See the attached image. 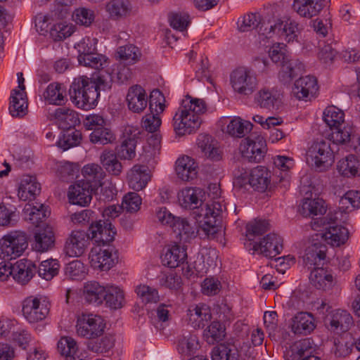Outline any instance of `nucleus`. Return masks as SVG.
<instances>
[{
  "mask_svg": "<svg viewBox=\"0 0 360 360\" xmlns=\"http://www.w3.org/2000/svg\"><path fill=\"white\" fill-rule=\"evenodd\" d=\"M207 110V105L203 99L186 96L173 116L172 126L176 135L184 136L195 134L200 127L202 116Z\"/></svg>",
  "mask_w": 360,
  "mask_h": 360,
  "instance_id": "nucleus-1",
  "label": "nucleus"
},
{
  "mask_svg": "<svg viewBox=\"0 0 360 360\" xmlns=\"http://www.w3.org/2000/svg\"><path fill=\"white\" fill-rule=\"evenodd\" d=\"M226 207L221 196V188L217 184H211L207 188V199L204 197V204L198 212L203 217L201 231L207 238H214L218 231L217 223L221 221Z\"/></svg>",
  "mask_w": 360,
  "mask_h": 360,
  "instance_id": "nucleus-2",
  "label": "nucleus"
},
{
  "mask_svg": "<svg viewBox=\"0 0 360 360\" xmlns=\"http://www.w3.org/2000/svg\"><path fill=\"white\" fill-rule=\"evenodd\" d=\"M109 82L99 75L95 81L86 76L77 77L72 82L70 89L72 102L79 108L89 110L96 105L97 99L100 96L98 89H105Z\"/></svg>",
  "mask_w": 360,
  "mask_h": 360,
  "instance_id": "nucleus-3",
  "label": "nucleus"
},
{
  "mask_svg": "<svg viewBox=\"0 0 360 360\" xmlns=\"http://www.w3.org/2000/svg\"><path fill=\"white\" fill-rule=\"evenodd\" d=\"M263 26L264 28L262 27L261 30L266 38H271L276 33L288 42L297 40L300 32L297 22L288 16H282L272 21L269 20Z\"/></svg>",
  "mask_w": 360,
  "mask_h": 360,
  "instance_id": "nucleus-4",
  "label": "nucleus"
},
{
  "mask_svg": "<svg viewBox=\"0 0 360 360\" xmlns=\"http://www.w3.org/2000/svg\"><path fill=\"white\" fill-rule=\"evenodd\" d=\"M307 161L319 172L327 170L334 162V149L328 141L312 143L307 151Z\"/></svg>",
  "mask_w": 360,
  "mask_h": 360,
  "instance_id": "nucleus-5",
  "label": "nucleus"
},
{
  "mask_svg": "<svg viewBox=\"0 0 360 360\" xmlns=\"http://www.w3.org/2000/svg\"><path fill=\"white\" fill-rule=\"evenodd\" d=\"M27 247L25 233L11 232L0 240V259L6 262L14 259L20 256Z\"/></svg>",
  "mask_w": 360,
  "mask_h": 360,
  "instance_id": "nucleus-6",
  "label": "nucleus"
},
{
  "mask_svg": "<svg viewBox=\"0 0 360 360\" xmlns=\"http://www.w3.org/2000/svg\"><path fill=\"white\" fill-rule=\"evenodd\" d=\"M230 81L234 91L245 96L252 95L259 85L257 75L244 67L234 70L231 74Z\"/></svg>",
  "mask_w": 360,
  "mask_h": 360,
  "instance_id": "nucleus-7",
  "label": "nucleus"
},
{
  "mask_svg": "<svg viewBox=\"0 0 360 360\" xmlns=\"http://www.w3.org/2000/svg\"><path fill=\"white\" fill-rule=\"evenodd\" d=\"M105 328L104 319L98 315L82 314L77 320L76 330L79 336L94 339L101 336Z\"/></svg>",
  "mask_w": 360,
  "mask_h": 360,
  "instance_id": "nucleus-8",
  "label": "nucleus"
},
{
  "mask_svg": "<svg viewBox=\"0 0 360 360\" xmlns=\"http://www.w3.org/2000/svg\"><path fill=\"white\" fill-rule=\"evenodd\" d=\"M165 101L163 94L158 89H155L151 92L149 103L151 113L146 115L142 119V127L146 131L153 133L160 127L161 120L158 115L165 110Z\"/></svg>",
  "mask_w": 360,
  "mask_h": 360,
  "instance_id": "nucleus-9",
  "label": "nucleus"
},
{
  "mask_svg": "<svg viewBox=\"0 0 360 360\" xmlns=\"http://www.w3.org/2000/svg\"><path fill=\"white\" fill-rule=\"evenodd\" d=\"M89 259L94 269L108 271L115 264L117 256L111 245H96L91 249Z\"/></svg>",
  "mask_w": 360,
  "mask_h": 360,
  "instance_id": "nucleus-10",
  "label": "nucleus"
},
{
  "mask_svg": "<svg viewBox=\"0 0 360 360\" xmlns=\"http://www.w3.org/2000/svg\"><path fill=\"white\" fill-rule=\"evenodd\" d=\"M205 193L200 188L186 187L181 189L177 195L179 205L186 210H193L194 214L199 217L198 220L202 224L204 222L203 217L198 212L202 205L204 204Z\"/></svg>",
  "mask_w": 360,
  "mask_h": 360,
  "instance_id": "nucleus-11",
  "label": "nucleus"
},
{
  "mask_svg": "<svg viewBox=\"0 0 360 360\" xmlns=\"http://www.w3.org/2000/svg\"><path fill=\"white\" fill-rule=\"evenodd\" d=\"M49 312V304L45 297H27L22 305V314L30 323L44 320Z\"/></svg>",
  "mask_w": 360,
  "mask_h": 360,
  "instance_id": "nucleus-12",
  "label": "nucleus"
},
{
  "mask_svg": "<svg viewBox=\"0 0 360 360\" xmlns=\"http://www.w3.org/2000/svg\"><path fill=\"white\" fill-rule=\"evenodd\" d=\"M239 150L244 159L249 162H259L266 153L265 141L259 136L255 139L248 137L242 140Z\"/></svg>",
  "mask_w": 360,
  "mask_h": 360,
  "instance_id": "nucleus-13",
  "label": "nucleus"
},
{
  "mask_svg": "<svg viewBox=\"0 0 360 360\" xmlns=\"http://www.w3.org/2000/svg\"><path fill=\"white\" fill-rule=\"evenodd\" d=\"M254 252L269 258L276 257L283 250L282 238L274 233L267 234L259 243L252 244Z\"/></svg>",
  "mask_w": 360,
  "mask_h": 360,
  "instance_id": "nucleus-14",
  "label": "nucleus"
},
{
  "mask_svg": "<svg viewBox=\"0 0 360 360\" xmlns=\"http://www.w3.org/2000/svg\"><path fill=\"white\" fill-rule=\"evenodd\" d=\"M116 231L110 222L102 220L95 221L91 224L88 231V236L95 241L96 245H109L114 240Z\"/></svg>",
  "mask_w": 360,
  "mask_h": 360,
  "instance_id": "nucleus-15",
  "label": "nucleus"
},
{
  "mask_svg": "<svg viewBox=\"0 0 360 360\" xmlns=\"http://www.w3.org/2000/svg\"><path fill=\"white\" fill-rule=\"evenodd\" d=\"M325 322L330 330L336 332H346L354 324L351 314L343 309L331 311L326 316Z\"/></svg>",
  "mask_w": 360,
  "mask_h": 360,
  "instance_id": "nucleus-16",
  "label": "nucleus"
},
{
  "mask_svg": "<svg viewBox=\"0 0 360 360\" xmlns=\"http://www.w3.org/2000/svg\"><path fill=\"white\" fill-rule=\"evenodd\" d=\"M98 191L93 189L88 183L79 181L70 186L68 198L71 203L80 206L87 205L92 198V193Z\"/></svg>",
  "mask_w": 360,
  "mask_h": 360,
  "instance_id": "nucleus-17",
  "label": "nucleus"
},
{
  "mask_svg": "<svg viewBox=\"0 0 360 360\" xmlns=\"http://www.w3.org/2000/svg\"><path fill=\"white\" fill-rule=\"evenodd\" d=\"M188 323L194 328H204L212 319L211 310L205 304L191 306L186 312Z\"/></svg>",
  "mask_w": 360,
  "mask_h": 360,
  "instance_id": "nucleus-18",
  "label": "nucleus"
},
{
  "mask_svg": "<svg viewBox=\"0 0 360 360\" xmlns=\"http://www.w3.org/2000/svg\"><path fill=\"white\" fill-rule=\"evenodd\" d=\"M128 108L133 112H143L148 105V95L145 89L139 84L130 86L126 96Z\"/></svg>",
  "mask_w": 360,
  "mask_h": 360,
  "instance_id": "nucleus-19",
  "label": "nucleus"
},
{
  "mask_svg": "<svg viewBox=\"0 0 360 360\" xmlns=\"http://www.w3.org/2000/svg\"><path fill=\"white\" fill-rule=\"evenodd\" d=\"M89 236L84 231H74L67 239L65 252L69 257H80L84 254L89 243Z\"/></svg>",
  "mask_w": 360,
  "mask_h": 360,
  "instance_id": "nucleus-20",
  "label": "nucleus"
},
{
  "mask_svg": "<svg viewBox=\"0 0 360 360\" xmlns=\"http://www.w3.org/2000/svg\"><path fill=\"white\" fill-rule=\"evenodd\" d=\"M330 0H294L293 10L300 16L311 18L317 15Z\"/></svg>",
  "mask_w": 360,
  "mask_h": 360,
  "instance_id": "nucleus-21",
  "label": "nucleus"
},
{
  "mask_svg": "<svg viewBox=\"0 0 360 360\" xmlns=\"http://www.w3.org/2000/svg\"><path fill=\"white\" fill-rule=\"evenodd\" d=\"M255 101L262 108L274 110L281 103V94L274 88L263 87L255 95Z\"/></svg>",
  "mask_w": 360,
  "mask_h": 360,
  "instance_id": "nucleus-22",
  "label": "nucleus"
},
{
  "mask_svg": "<svg viewBox=\"0 0 360 360\" xmlns=\"http://www.w3.org/2000/svg\"><path fill=\"white\" fill-rule=\"evenodd\" d=\"M318 90L317 81L314 77H301L294 84L292 93L299 100L307 101Z\"/></svg>",
  "mask_w": 360,
  "mask_h": 360,
  "instance_id": "nucleus-23",
  "label": "nucleus"
},
{
  "mask_svg": "<svg viewBox=\"0 0 360 360\" xmlns=\"http://www.w3.org/2000/svg\"><path fill=\"white\" fill-rule=\"evenodd\" d=\"M128 184L134 191L143 189L150 181L151 174L148 167L136 165L127 174Z\"/></svg>",
  "mask_w": 360,
  "mask_h": 360,
  "instance_id": "nucleus-24",
  "label": "nucleus"
},
{
  "mask_svg": "<svg viewBox=\"0 0 360 360\" xmlns=\"http://www.w3.org/2000/svg\"><path fill=\"white\" fill-rule=\"evenodd\" d=\"M51 116L63 130L74 128L80 122L77 112L66 107L56 109Z\"/></svg>",
  "mask_w": 360,
  "mask_h": 360,
  "instance_id": "nucleus-25",
  "label": "nucleus"
},
{
  "mask_svg": "<svg viewBox=\"0 0 360 360\" xmlns=\"http://www.w3.org/2000/svg\"><path fill=\"white\" fill-rule=\"evenodd\" d=\"M172 229L179 240L184 243H189L198 234L195 224L184 217H178Z\"/></svg>",
  "mask_w": 360,
  "mask_h": 360,
  "instance_id": "nucleus-26",
  "label": "nucleus"
},
{
  "mask_svg": "<svg viewBox=\"0 0 360 360\" xmlns=\"http://www.w3.org/2000/svg\"><path fill=\"white\" fill-rule=\"evenodd\" d=\"M186 258V248L174 243L167 246L166 252L162 256V262L169 268H176L183 264Z\"/></svg>",
  "mask_w": 360,
  "mask_h": 360,
  "instance_id": "nucleus-27",
  "label": "nucleus"
},
{
  "mask_svg": "<svg viewBox=\"0 0 360 360\" xmlns=\"http://www.w3.org/2000/svg\"><path fill=\"white\" fill-rule=\"evenodd\" d=\"M105 11L112 20H120L132 13L133 6L130 0H110L105 5Z\"/></svg>",
  "mask_w": 360,
  "mask_h": 360,
  "instance_id": "nucleus-28",
  "label": "nucleus"
},
{
  "mask_svg": "<svg viewBox=\"0 0 360 360\" xmlns=\"http://www.w3.org/2000/svg\"><path fill=\"white\" fill-rule=\"evenodd\" d=\"M198 164L192 158L184 155L176 161V172L182 181H190L195 179L198 174Z\"/></svg>",
  "mask_w": 360,
  "mask_h": 360,
  "instance_id": "nucleus-29",
  "label": "nucleus"
},
{
  "mask_svg": "<svg viewBox=\"0 0 360 360\" xmlns=\"http://www.w3.org/2000/svg\"><path fill=\"white\" fill-rule=\"evenodd\" d=\"M34 238L32 248L37 252H47L54 245V233L52 227L49 226H46L37 231Z\"/></svg>",
  "mask_w": 360,
  "mask_h": 360,
  "instance_id": "nucleus-30",
  "label": "nucleus"
},
{
  "mask_svg": "<svg viewBox=\"0 0 360 360\" xmlns=\"http://www.w3.org/2000/svg\"><path fill=\"white\" fill-rule=\"evenodd\" d=\"M221 122L227 124L226 132L233 137H243L252 129L250 122L243 120L240 117H234L231 119L224 117Z\"/></svg>",
  "mask_w": 360,
  "mask_h": 360,
  "instance_id": "nucleus-31",
  "label": "nucleus"
},
{
  "mask_svg": "<svg viewBox=\"0 0 360 360\" xmlns=\"http://www.w3.org/2000/svg\"><path fill=\"white\" fill-rule=\"evenodd\" d=\"M330 129V140L333 144L344 146L347 150H351L349 145L352 137H354L353 127L349 124L344 123Z\"/></svg>",
  "mask_w": 360,
  "mask_h": 360,
  "instance_id": "nucleus-32",
  "label": "nucleus"
},
{
  "mask_svg": "<svg viewBox=\"0 0 360 360\" xmlns=\"http://www.w3.org/2000/svg\"><path fill=\"white\" fill-rule=\"evenodd\" d=\"M84 182L89 184L93 189L98 191L101 186L105 174L101 166L97 164H88L82 168Z\"/></svg>",
  "mask_w": 360,
  "mask_h": 360,
  "instance_id": "nucleus-33",
  "label": "nucleus"
},
{
  "mask_svg": "<svg viewBox=\"0 0 360 360\" xmlns=\"http://www.w3.org/2000/svg\"><path fill=\"white\" fill-rule=\"evenodd\" d=\"M314 328V319L311 314L300 312L292 318L291 329L295 334L307 335Z\"/></svg>",
  "mask_w": 360,
  "mask_h": 360,
  "instance_id": "nucleus-34",
  "label": "nucleus"
},
{
  "mask_svg": "<svg viewBox=\"0 0 360 360\" xmlns=\"http://www.w3.org/2000/svg\"><path fill=\"white\" fill-rule=\"evenodd\" d=\"M12 269L13 278L24 284L32 278L37 266L30 260L20 259L12 266Z\"/></svg>",
  "mask_w": 360,
  "mask_h": 360,
  "instance_id": "nucleus-35",
  "label": "nucleus"
},
{
  "mask_svg": "<svg viewBox=\"0 0 360 360\" xmlns=\"http://www.w3.org/2000/svg\"><path fill=\"white\" fill-rule=\"evenodd\" d=\"M312 341L309 338H305L294 342L290 347L288 355L291 360H301L315 356Z\"/></svg>",
  "mask_w": 360,
  "mask_h": 360,
  "instance_id": "nucleus-36",
  "label": "nucleus"
},
{
  "mask_svg": "<svg viewBox=\"0 0 360 360\" xmlns=\"http://www.w3.org/2000/svg\"><path fill=\"white\" fill-rule=\"evenodd\" d=\"M338 172L346 177L360 175V159L354 155H349L340 159L337 163Z\"/></svg>",
  "mask_w": 360,
  "mask_h": 360,
  "instance_id": "nucleus-37",
  "label": "nucleus"
},
{
  "mask_svg": "<svg viewBox=\"0 0 360 360\" xmlns=\"http://www.w3.org/2000/svg\"><path fill=\"white\" fill-rule=\"evenodd\" d=\"M26 92L13 90L11 95L9 112L13 117H23L27 111Z\"/></svg>",
  "mask_w": 360,
  "mask_h": 360,
  "instance_id": "nucleus-38",
  "label": "nucleus"
},
{
  "mask_svg": "<svg viewBox=\"0 0 360 360\" xmlns=\"http://www.w3.org/2000/svg\"><path fill=\"white\" fill-rule=\"evenodd\" d=\"M58 350L65 360H83L75 340L70 337H63L58 342Z\"/></svg>",
  "mask_w": 360,
  "mask_h": 360,
  "instance_id": "nucleus-39",
  "label": "nucleus"
},
{
  "mask_svg": "<svg viewBox=\"0 0 360 360\" xmlns=\"http://www.w3.org/2000/svg\"><path fill=\"white\" fill-rule=\"evenodd\" d=\"M309 281L312 285L317 289L326 290L333 284V277L324 268H314L310 273Z\"/></svg>",
  "mask_w": 360,
  "mask_h": 360,
  "instance_id": "nucleus-40",
  "label": "nucleus"
},
{
  "mask_svg": "<svg viewBox=\"0 0 360 360\" xmlns=\"http://www.w3.org/2000/svg\"><path fill=\"white\" fill-rule=\"evenodd\" d=\"M197 145L204 155L213 160L220 159V153L212 137L206 134H200L197 138Z\"/></svg>",
  "mask_w": 360,
  "mask_h": 360,
  "instance_id": "nucleus-41",
  "label": "nucleus"
},
{
  "mask_svg": "<svg viewBox=\"0 0 360 360\" xmlns=\"http://www.w3.org/2000/svg\"><path fill=\"white\" fill-rule=\"evenodd\" d=\"M40 191V185L35 177L26 176L20 181L18 195L23 201L31 200Z\"/></svg>",
  "mask_w": 360,
  "mask_h": 360,
  "instance_id": "nucleus-42",
  "label": "nucleus"
},
{
  "mask_svg": "<svg viewBox=\"0 0 360 360\" xmlns=\"http://www.w3.org/2000/svg\"><path fill=\"white\" fill-rule=\"evenodd\" d=\"M106 288L96 281L86 282L83 288V297L89 303L103 302Z\"/></svg>",
  "mask_w": 360,
  "mask_h": 360,
  "instance_id": "nucleus-43",
  "label": "nucleus"
},
{
  "mask_svg": "<svg viewBox=\"0 0 360 360\" xmlns=\"http://www.w3.org/2000/svg\"><path fill=\"white\" fill-rule=\"evenodd\" d=\"M267 24V21L263 20L261 15L258 13H251L245 15L243 18L238 19V27L241 32H248L253 29H257L258 33L262 35L261 28H264L263 26Z\"/></svg>",
  "mask_w": 360,
  "mask_h": 360,
  "instance_id": "nucleus-44",
  "label": "nucleus"
},
{
  "mask_svg": "<svg viewBox=\"0 0 360 360\" xmlns=\"http://www.w3.org/2000/svg\"><path fill=\"white\" fill-rule=\"evenodd\" d=\"M43 96L49 104L60 105L66 101V91L61 84L53 82L48 85Z\"/></svg>",
  "mask_w": 360,
  "mask_h": 360,
  "instance_id": "nucleus-45",
  "label": "nucleus"
},
{
  "mask_svg": "<svg viewBox=\"0 0 360 360\" xmlns=\"http://www.w3.org/2000/svg\"><path fill=\"white\" fill-rule=\"evenodd\" d=\"M302 64L297 60L291 58L283 60L281 64V70L278 73V78L284 84L290 83L295 77L302 70Z\"/></svg>",
  "mask_w": 360,
  "mask_h": 360,
  "instance_id": "nucleus-46",
  "label": "nucleus"
},
{
  "mask_svg": "<svg viewBox=\"0 0 360 360\" xmlns=\"http://www.w3.org/2000/svg\"><path fill=\"white\" fill-rule=\"evenodd\" d=\"M326 240L334 246H340L344 244L349 238V231L340 224H330L324 233Z\"/></svg>",
  "mask_w": 360,
  "mask_h": 360,
  "instance_id": "nucleus-47",
  "label": "nucleus"
},
{
  "mask_svg": "<svg viewBox=\"0 0 360 360\" xmlns=\"http://www.w3.org/2000/svg\"><path fill=\"white\" fill-rule=\"evenodd\" d=\"M250 186L255 190L264 191L270 182L267 169L262 166H257L250 171Z\"/></svg>",
  "mask_w": 360,
  "mask_h": 360,
  "instance_id": "nucleus-48",
  "label": "nucleus"
},
{
  "mask_svg": "<svg viewBox=\"0 0 360 360\" xmlns=\"http://www.w3.org/2000/svg\"><path fill=\"white\" fill-rule=\"evenodd\" d=\"M100 161L103 167L110 174L119 176L122 173V165L114 152L104 150L100 156Z\"/></svg>",
  "mask_w": 360,
  "mask_h": 360,
  "instance_id": "nucleus-49",
  "label": "nucleus"
},
{
  "mask_svg": "<svg viewBox=\"0 0 360 360\" xmlns=\"http://www.w3.org/2000/svg\"><path fill=\"white\" fill-rule=\"evenodd\" d=\"M301 210L302 214L305 217H311L323 214L326 211V207L322 198H306L302 202Z\"/></svg>",
  "mask_w": 360,
  "mask_h": 360,
  "instance_id": "nucleus-50",
  "label": "nucleus"
},
{
  "mask_svg": "<svg viewBox=\"0 0 360 360\" xmlns=\"http://www.w3.org/2000/svg\"><path fill=\"white\" fill-rule=\"evenodd\" d=\"M141 57V52L138 47L133 44H127L117 48L116 58L120 62L127 65H133L137 63Z\"/></svg>",
  "mask_w": 360,
  "mask_h": 360,
  "instance_id": "nucleus-51",
  "label": "nucleus"
},
{
  "mask_svg": "<svg viewBox=\"0 0 360 360\" xmlns=\"http://www.w3.org/2000/svg\"><path fill=\"white\" fill-rule=\"evenodd\" d=\"M325 248L324 245L319 243H314L307 247L303 255L305 264L312 266L323 260L326 257Z\"/></svg>",
  "mask_w": 360,
  "mask_h": 360,
  "instance_id": "nucleus-52",
  "label": "nucleus"
},
{
  "mask_svg": "<svg viewBox=\"0 0 360 360\" xmlns=\"http://www.w3.org/2000/svg\"><path fill=\"white\" fill-rule=\"evenodd\" d=\"M25 213L26 214V219L36 227H38L40 223L49 217L50 212L44 205L34 206L29 205L27 207L25 208Z\"/></svg>",
  "mask_w": 360,
  "mask_h": 360,
  "instance_id": "nucleus-53",
  "label": "nucleus"
},
{
  "mask_svg": "<svg viewBox=\"0 0 360 360\" xmlns=\"http://www.w3.org/2000/svg\"><path fill=\"white\" fill-rule=\"evenodd\" d=\"M131 70L126 65V63L120 61L119 63L113 65L112 72L108 76L109 79L105 78H103V79L109 82V86L108 88H110V83L112 81L117 80V82L124 83L131 78Z\"/></svg>",
  "mask_w": 360,
  "mask_h": 360,
  "instance_id": "nucleus-54",
  "label": "nucleus"
},
{
  "mask_svg": "<svg viewBox=\"0 0 360 360\" xmlns=\"http://www.w3.org/2000/svg\"><path fill=\"white\" fill-rule=\"evenodd\" d=\"M103 300L109 307L120 309L124 302V292L117 286H110L105 290Z\"/></svg>",
  "mask_w": 360,
  "mask_h": 360,
  "instance_id": "nucleus-55",
  "label": "nucleus"
},
{
  "mask_svg": "<svg viewBox=\"0 0 360 360\" xmlns=\"http://www.w3.org/2000/svg\"><path fill=\"white\" fill-rule=\"evenodd\" d=\"M86 274V266L77 259L69 262L65 267V275L71 280H82Z\"/></svg>",
  "mask_w": 360,
  "mask_h": 360,
  "instance_id": "nucleus-56",
  "label": "nucleus"
},
{
  "mask_svg": "<svg viewBox=\"0 0 360 360\" xmlns=\"http://www.w3.org/2000/svg\"><path fill=\"white\" fill-rule=\"evenodd\" d=\"M238 354L233 345L221 344L212 352V360H238Z\"/></svg>",
  "mask_w": 360,
  "mask_h": 360,
  "instance_id": "nucleus-57",
  "label": "nucleus"
},
{
  "mask_svg": "<svg viewBox=\"0 0 360 360\" xmlns=\"http://www.w3.org/2000/svg\"><path fill=\"white\" fill-rule=\"evenodd\" d=\"M59 268L60 264L57 259H49L41 262L37 272L41 278L50 281L58 274Z\"/></svg>",
  "mask_w": 360,
  "mask_h": 360,
  "instance_id": "nucleus-58",
  "label": "nucleus"
},
{
  "mask_svg": "<svg viewBox=\"0 0 360 360\" xmlns=\"http://www.w3.org/2000/svg\"><path fill=\"white\" fill-rule=\"evenodd\" d=\"M78 62L80 65L96 70L103 69L108 64V58L105 56L95 52L86 56H78Z\"/></svg>",
  "mask_w": 360,
  "mask_h": 360,
  "instance_id": "nucleus-59",
  "label": "nucleus"
},
{
  "mask_svg": "<svg viewBox=\"0 0 360 360\" xmlns=\"http://www.w3.org/2000/svg\"><path fill=\"white\" fill-rule=\"evenodd\" d=\"M323 120L330 129H333L345 123V114L340 109L329 106L323 112Z\"/></svg>",
  "mask_w": 360,
  "mask_h": 360,
  "instance_id": "nucleus-60",
  "label": "nucleus"
},
{
  "mask_svg": "<svg viewBox=\"0 0 360 360\" xmlns=\"http://www.w3.org/2000/svg\"><path fill=\"white\" fill-rule=\"evenodd\" d=\"M198 337L195 335L188 334L179 339L177 349L181 354L189 356L198 349Z\"/></svg>",
  "mask_w": 360,
  "mask_h": 360,
  "instance_id": "nucleus-61",
  "label": "nucleus"
},
{
  "mask_svg": "<svg viewBox=\"0 0 360 360\" xmlns=\"http://www.w3.org/2000/svg\"><path fill=\"white\" fill-rule=\"evenodd\" d=\"M82 140V133L79 130L67 131L57 141L58 146L63 150L77 146Z\"/></svg>",
  "mask_w": 360,
  "mask_h": 360,
  "instance_id": "nucleus-62",
  "label": "nucleus"
},
{
  "mask_svg": "<svg viewBox=\"0 0 360 360\" xmlns=\"http://www.w3.org/2000/svg\"><path fill=\"white\" fill-rule=\"evenodd\" d=\"M91 143L105 145L113 142L115 136L112 131L104 127H101L95 131H92L89 135Z\"/></svg>",
  "mask_w": 360,
  "mask_h": 360,
  "instance_id": "nucleus-63",
  "label": "nucleus"
},
{
  "mask_svg": "<svg viewBox=\"0 0 360 360\" xmlns=\"http://www.w3.org/2000/svg\"><path fill=\"white\" fill-rule=\"evenodd\" d=\"M72 18L77 24L89 27L94 21L95 13L91 9L82 7L75 10Z\"/></svg>",
  "mask_w": 360,
  "mask_h": 360,
  "instance_id": "nucleus-64",
  "label": "nucleus"
}]
</instances>
